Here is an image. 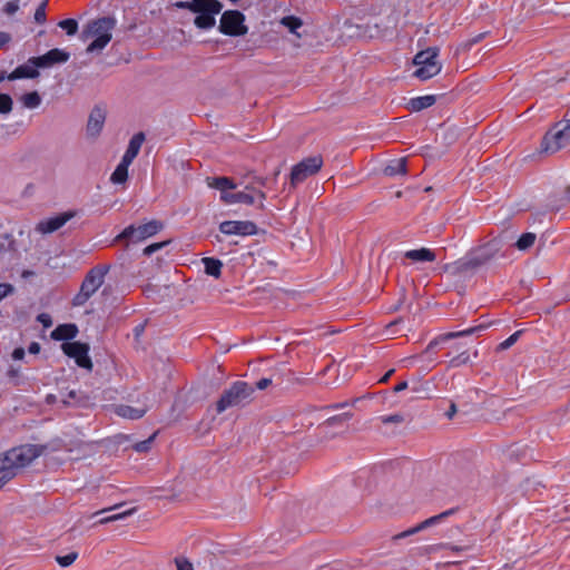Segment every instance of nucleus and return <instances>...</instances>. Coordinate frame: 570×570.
<instances>
[{
  "label": "nucleus",
  "instance_id": "45",
  "mask_svg": "<svg viewBox=\"0 0 570 570\" xmlns=\"http://www.w3.org/2000/svg\"><path fill=\"white\" fill-rule=\"evenodd\" d=\"M485 33H479L478 36L466 40L460 45V48L464 51L470 50L475 43L480 42L484 38Z\"/></svg>",
  "mask_w": 570,
  "mask_h": 570
},
{
  "label": "nucleus",
  "instance_id": "22",
  "mask_svg": "<svg viewBox=\"0 0 570 570\" xmlns=\"http://www.w3.org/2000/svg\"><path fill=\"white\" fill-rule=\"evenodd\" d=\"M454 512H455V509H450V510H446L438 515L431 517V518L424 520L423 522H421L420 524H417L415 528H412V529L405 531L404 533H402V537L414 534L430 525L436 524L439 521L445 519L446 517L453 514Z\"/></svg>",
  "mask_w": 570,
  "mask_h": 570
},
{
  "label": "nucleus",
  "instance_id": "7",
  "mask_svg": "<svg viewBox=\"0 0 570 570\" xmlns=\"http://www.w3.org/2000/svg\"><path fill=\"white\" fill-rule=\"evenodd\" d=\"M108 272L107 266H97L91 268L80 287L79 293L73 298V305L80 306L83 305L102 285L105 275Z\"/></svg>",
  "mask_w": 570,
  "mask_h": 570
},
{
  "label": "nucleus",
  "instance_id": "32",
  "mask_svg": "<svg viewBox=\"0 0 570 570\" xmlns=\"http://www.w3.org/2000/svg\"><path fill=\"white\" fill-rule=\"evenodd\" d=\"M21 101L26 108L35 109L41 104V97L37 91L24 94Z\"/></svg>",
  "mask_w": 570,
  "mask_h": 570
},
{
  "label": "nucleus",
  "instance_id": "52",
  "mask_svg": "<svg viewBox=\"0 0 570 570\" xmlns=\"http://www.w3.org/2000/svg\"><path fill=\"white\" fill-rule=\"evenodd\" d=\"M11 40V36L7 32L0 31V48Z\"/></svg>",
  "mask_w": 570,
  "mask_h": 570
},
{
  "label": "nucleus",
  "instance_id": "44",
  "mask_svg": "<svg viewBox=\"0 0 570 570\" xmlns=\"http://www.w3.org/2000/svg\"><path fill=\"white\" fill-rule=\"evenodd\" d=\"M170 243V240H164V242H160V243H154V244H150L148 245L147 247H145L144 249V254L149 256L151 254H154L155 252L164 248L165 246H167L168 244Z\"/></svg>",
  "mask_w": 570,
  "mask_h": 570
},
{
  "label": "nucleus",
  "instance_id": "34",
  "mask_svg": "<svg viewBox=\"0 0 570 570\" xmlns=\"http://www.w3.org/2000/svg\"><path fill=\"white\" fill-rule=\"evenodd\" d=\"M412 392L423 399L430 397V392H431L430 383L422 382L419 380L417 382H415L412 385Z\"/></svg>",
  "mask_w": 570,
  "mask_h": 570
},
{
  "label": "nucleus",
  "instance_id": "51",
  "mask_svg": "<svg viewBox=\"0 0 570 570\" xmlns=\"http://www.w3.org/2000/svg\"><path fill=\"white\" fill-rule=\"evenodd\" d=\"M272 384V380L271 379H261L259 381H257L256 383V389L258 390H265L267 386H269Z\"/></svg>",
  "mask_w": 570,
  "mask_h": 570
},
{
  "label": "nucleus",
  "instance_id": "9",
  "mask_svg": "<svg viewBox=\"0 0 570 570\" xmlns=\"http://www.w3.org/2000/svg\"><path fill=\"white\" fill-rule=\"evenodd\" d=\"M559 126L560 124H557L544 135L541 142L542 151L556 154L570 144V120L562 128Z\"/></svg>",
  "mask_w": 570,
  "mask_h": 570
},
{
  "label": "nucleus",
  "instance_id": "55",
  "mask_svg": "<svg viewBox=\"0 0 570 570\" xmlns=\"http://www.w3.org/2000/svg\"><path fill=\"white\" fill-rule=\"evenodd\" d=\"M253 184H257V185H259L262 187H265L266 184H267V179L265 177H257V176H255L253 178V183L250 185H253Z\"/></svg>",
  "mask_w": 570,
  "mask_h": 570
},
{
  "label": "nucleus",
  "instance_id": "20",
  "mask_svg": "<svg viewBox=\"0 0 570 570\" xmlns=\"http://www.w3.org/2000/svg\"><path fill=\"white\" fill-rule=\"evenodd\" d=\"M78 327L76 324H60L51 332V338L55 341H69L77 336Z\"/></svg>",
  "mask_w": 570,
  "mask_h": 570
},
{
  "label": "nucleus",
  "instance_id": "61",
  "mask_svg": "<svg viewBox=\"0 0 570 570\" xmlns=\"http://www.w3.org/2000/svg\"><path fill=\"white\" fill-rule=\"evenodd\" d=\"M394 373V370H390L382 379L380 380V383H386L390 379V376Z\"/></svg>",
  "mask_w": 570,
  "mask_h": 570
},
{
  "label": "nucleus",
  "instance_id": "46",
  "mask_svg": "<svg viewBox=\"0 0 570 570\" xmlns=\"http://www.w3.org/2000/svg\"><path fill=\"white\" fill-rule=\"evenodd\" d=\"M14 292V287L9 283H0V302Z\"/></svg>",
  "mask_w": 570,
  "mask_h": 570
},
{
  "label": "nucleus",
  "instance_id": "10",
  "mask_svg": "<svg viewBox=\"0 0 570 570\" xmlns=\"http://www.w3.org/2000/svg\"><path fill=\"white\" fill-rule=\"evenodd\" d=\"M256 197L258 198L257 207L259 209H264V202L266 199V194L262 189H257L254 185H246L244 190L236 193H224L220 194V200L225 204H245V205H254L256 202Z\"/></svg>",
  "mask_w": 570,
  "mask_h": 570
},
{
  "label": "nucleus",
  "instance_id": "40",
  "mask_svg": "<svg viewBox=\"0 0 570 570\" xmlns=\"http://www.w3.org/2000/svg\"><path fill=\"white\" fill-rule=\"evenodd\" d=\"M77 558H78L77 552H70L66 556H57L56 561L61 567H68V566L72 564Z\"/></svg>",
  "mask_w": 570,
  "mask_h": 570
},
{
  "label": "nucleus",
  "instance_id": "4",
  "mask_svg": "<svg viewBox=\"0 0 570 570\" xmlns=\"http://www.w3.org/2000/svg\"><path fill=\"white\" fill-rule=\"evenodd\" d=\"M116 27L114 17H102L90 21L82 31V38H95L87 47V52L101 51L111 40V31Z\"/></svg>",
  "mask_w": 570,
  "mask_h": 570
},
{
  "label": "nucleus",
  "instance_id": "8",
  "mask_svg": "<svg viewBox=\"0 0 570 570\" xmlns=\"http://www.w3.org/2000/svg\"><path fill=\"white\" fill-rule=\"evenodd\" d=\"M163 228V222L157 219H153L139 226L129 225L116 237V240H128L137 244L158 234Z\"/></svg>",
  "mask_w": 570,
  "mask_h": 570
},
{
  "label": "nucleus",
  "instance_id": "35",
  "mask_svg": "<svg viewBox=\"0 0 570 570\" xmlns=\"http://www.w3.org/2000/svg\"><path fill=\"white\" fill-rule=\"evenodd\" d=\"M58 26L63 29L68 36H73L78 31V22L75 19L61 20Z\"/></svg>",
  "mask_w": 570,
  "mask_h": 570
},
{
  "label": "nucleus",
  "instance_id": "24",
  "mask_svg": "<svg viewBox=\"0 0 570 570\" xmlns=\"http://www.w3.org/2000/svg\"><path fill=\"white\" fill-rule=\"evenodd\" d=\"M207 186L220 190V194L229 193L228 189H235L236 184L228 177H207Z\"/></svg>",
  "mask_w": 570,
  "mask_h": 570
},
{
  "label": "nucleus",
  "instance_id": "14",
  "mask_svg": "<svg viewBox=\"0 0 570 570\" xmlns=\"http://www.w3.org/2000/svg\"><path fill=\"white\" fill-rule=\"evenodd\" d=\"M70 53L62 49H51L42 56L31 57L28 60V63L35 66L36 68H49L56 63H65L69 60Z\"/></svg>",
  "mask_w": 570,
  "mask_h": 570
},
{
  "label": "nucleus",
  "instance_id": "53",
  "mask_svg": "<svg viewBox=\"0 0 570 570\" xmlns=\"http://www.w3.org/2000/svg\"><path fill=\"white\" fill-rule=\"evenodd\" d=\"M41 350V346L38 342H32L29 347H28V351L30 354H38Z\"/></svg>",
  "mask_w": 570,
  "mask_h": 570
},
{
  "label": "nucleus",
  "instance_id": "3",
  "mask_svg": "<svg viewBox=\"0 0 570 570\" xmlns=\"http://www.w3.org/2000/svg\"><path fill=\"white\" fill-rule=\"evenodd\" d=\"M179 9H188L191 12L199 13L194 23L198 29H210L215 26V16L218 14L223 4L218 0H189L178 1L175 4Z\"/></svg>",
  "mask_w": 570,
  "mask_h": 570
},
{
  "label": "nucleus",
  "instance_id": "33",
  "mask_svg": "<svg viewBox=\"0 0 570 570\" xmlns=\"http://www.w3.org/2000/svg\"><path fill=\"white\" fill-rule=\"evenodd\" d=\"M535 238H537L535 234L524 233L519 237V239L515 243V246L520 250H525L534 244Z\"/></svg>",
  "mask_w": 570,
  "mask_h": 570
},
{
  "label": "nucleus",
  "instance_id": "42",
  "mask_svg": "<svg viewBox=\"0 0 570 570\" xmlns=\"http://www.w3.org/2000/svg\"><path fill=\"white\" fill-rule=\"evenodd\" d=\"M46 6L47 1H42L40 6L35 11V20L36 22L42 24L46 22L47 16H46Z\"/></svg>",
  "mask_w": 570,
  "mask_h": 570
},
{
  "label": "nucleus",
  "instance_id": "30",
  "mask_svg": "<svg viewBox=\"0 0 570 570\" xmlns=\"http://www.w3.org/2000/svg\"><path fill=\"white\" fill-rule=\"evenodd\" d=\"M353 416L352 413L345 412L338 415L328 417L325 422L320 425V429L338 426L347 422Z\"/></svg>",
  "mask_w": 570,
  "mask_h": 570
},
{
  "label": "nucleus",
  "instance_id": "59",
  "mask_svg": "<svg viewBox=\"0 0 570 570\" xmlns=\"http://www.w3.org/2000/svg\"><path fill=\"white\" fill-rule=\"evenodd\" d=\"M144 330H145L144 324H139L135 327L134 333H135L136 338H138L144 333Z\"/></svg>",
  "mask_w": 570,
  "mask_h": 570
},
{
  "label": "nucleus",
  "instance_id": "28",
  "mask_svg": "<svg viewBox=\"0 0 570 570\" xmlns=\"http://www.w3.org/2000/svg\"><path fill=\"white\" fill-rule=\"evenodd\" d=\"M130 164L120 160L118 166L116 167L115 171L111 174L110 180L114 184H124L128 179V167Z\"/></svg>",
  "mask_w": 570,
  "mask_h": 570
},
{
  "label": "nucleus",
  "instance_id": "36",
  "mask_svg": "<svg viewBox=\"0 0 570 570\" xmlns=\"http://www.w3.org/2000/svg\"><path fill=\"white\" fill-rule=\"evenodd\" d=\"M135 510L136 509L134 508V509H130V510H127V511H124V512H118V513L105 517V518L100 519L97 523L98 524H106V523H109V522L121 520V519L126 518L127 515L132 514V512Z\"/></svg>",
  "mask_w": 570,
  "mask_h": 570
},
{
  "label": "nucleus",
  "instance_id": "39",
  "mask_svg": "<svg viewBox=\"0 0 570 570\" xmlns=\"http://www.w3.org/2000/svg\"><path fill=\"white\" fill-rule=\"evenodd\" d=\"M470 356L466 352H462L459 355L452 357L449 362L450 367H459L469 363Z\"/></svg>",
  "mask_w": 570,
  "mask_h": 570
},
{
  "label": "nucleus",
  "instance_id": "54",
  "mask_svg": "<svg viewBox=\"0 0 570 570\" xmlns=\"http://www.w3.org/2000/svg\"><path fill=\"white\" fill-rule=\"evenodd\" d=\"M455 413H456V405L454 402H451L450 407H449L448 412L445 413V415L449 420H452L453 416L455 415Z\"/></svg>",
  "mask_w": 570,
  "mask_h": 570
},
{
  "label": "nucleus",
  "instance_id": "23",
  "mask_svg": "<svg viewBox=\"0 0 570 570\" xmlns=\"http://www.w3.org/2000/svg\"><path fill=\"white\" fill-rule=\"evenodd\" d=\"M436 101V97L434 95H426L422 97L412 98L407 102V109L412 112H419L423 109H426L433 106Z\"/></svg>",
  "mask_w": 570,
  "mask_h": 570
},
{
  "label": "nucleus",
  "instance_id": "49",
  "mask_svg": "<svg viewBox=\"0 0 570 570\" xmlns=\"http://www.w3.org/2000/svg\"><path fill=\"white\" fill-rule=\"evenodd\" d=\"M19 10V0H12L7 2L4 6V12L7 14H14Z\"/></svg>",
  "mask_w": 570,
  "mask_h": 570
},
{
  "label": "nucleus",
  "instance_id": "25",
  "mask_svg": "<svg viewBox=\"0 0 570 570\" xmlns=\"http://www.w3.org/2000/svg\"><path fill=\"white\" fill-rule=\"evenodd\" d=\"M39 76L38 68L32 65H21L17 67L11 73L8 75V80H16L21 78H37Z\"/></svg>",
  "mask_w": 570,
  "mask_h": 570
},
{
  "label": "nucleus",
  "instance_id": "56",
  "mask_svg": "<svg viewBox=\"0 0 570 570\" xmlns=\"http://www.w3.org/2000/svg\"><path fill=\"white\" fill-rule=\"evenodd\" d=\"M445 549H449L451 551H455V552H459V551H464L466 550L468 548L466 547H461V546H454V544H445L444 546Z\"/></svg>",
  "mask_w": 570,
  "mask_h": 570
},
{
  "label": "nucleus",
  "instance_id": "27",
  "mask_svg": "<svg viewBox=\"0 0 570 570\" xmlns=\"http://www.w3.org/2000/svg\"><path fill=\"white\" fill-rule=\"evenodd\" d=\"M147 409H136L129 405H119L116 413L125 419L137 420L145 415Z\"/></svg>",
  "mask_w": 570,
  "mask_h": 570
},
{
  "label": "nucleus",
  "instance_id": "43",
  "mask_svg": "<svg viewBox=\"0 0 570 570\" xmlns=\"http://www.w3.org/2000/svg\"><path fill=\"white\" fill-rule=\"evenodd\" d=\"M380 420L383 424H400L404 422V416L400 413H396L392 415L381 416Z\"/></svg>",
  "mask_w": 570,
  "mask_h": 570
},
{
  "label": "nucleus",
  "instance_id": "1",
  "mask_svg": "<svg viewBox=\"0 0 570 570\" xmlns=\"http://www.w3.org/2000/svg\"><path fill=\"white\" fill-rule=\"evenodd\" d=\"M508 239L509 237L504 233L500 234L491 240L471 249L464 261L446 266V269H451L454 274L464 273L488 264L498 255L504 256L501 252Z\"/></svg>",
  "mask_w": 570,
  "mask_h": 570
},
{
  "label": "nucleus",
  "instance_id": "6",
  "mask_svg": "<svg viewBox=\"0 0 570 570\" xmlns=\"http://www.w3.org/2000/svg\"><path fill=\"white\" fill-rule=\"evenodd\" d=\"M438 56L439 48L436 47H431L417 52L413 59V63L417 66V69L413 75L423 81L439 75L442 65L438 61Z\"/></svg>",
  "mask_w": 570,
  "mask_h": 570
},
{
  "label": "nucleus",
  "instance_id": "29",
  "mask_svg": "<svg viewBox=\"0 0 570 570\" xmlns=\"http://www.w3.org/2000/svg\"><path fill=\"white\" fill-rule=\"evenodd\" d=\"M406 171H407V169H406V159L405 158H400V159L393 160L384 169V173L387 176L405 175Z\"/></svg>",
  "mask_w": 570,
  "mask_h": 570
},
{
  "label": "nucleus",
  "instance_id": "63",
  "mask_svg": "<svg viewBox=\"0 0 570 570\" xmlns=\"http://www.w3.org/2000/svg\"><path fill=\"white\" fill-rule=\"evenodd\" d=\"M402 322V318H397L393 322H391L389 325H387V330H391L393 328L394 326H396L397 324H400Z\"/></svg>",
  "mask_w": 570,
  "mask_h": 570
},
{
  "label": "nucleus",
  "instance_id": "57",
  "mask_svg": "<svg viewBox=\"0 0 570 570\" xmlns=\"http://www.w3.org/2000/svg\"><path fill=\"white\" fill-rule=\"evenodd\" d=\"M407 386H409L407 382H406V381H403V382L399 383V384L393 389V391H394L395 393H399V392H402V391L406 390V389H407Z\"/></svg>",
  "mask_w": 570,
  "mask_h": 570
},
{
  "label": "nucleus",
  "instance_id": "64",
  "mask_svg": "<svg viewBox=\"0 0 570 570\" xmlns=\"http://www.w3.org/2000/svg\"><path fill=\"white\" fill-rule=\"evenodd\" d=\"M566 199L570 202V185L566 187L564 189Z\"/></svg>",
  "mask_w": 570,
  "mask_h": 570
},
{
  "label": "nucleus",
  "instance_id": "48",
  "mask_svg": "<svg viewBox=\"0 0 570 570\" xmlns=\"http://www.w3.org/2000/svg\"><path fill=\"white\" fill-rule=\"evenodd\" d=\"M37 321L41 323L45 328H49L52 325V318L48 313H40L37 316Z\"/></svg>",
  "mask_w": 570,
  "mask_h": 570
},
{
  "label": "nucleus",
  "instance_id": "31",
  "mask_svg": "<svg viewBox=\"0 0 570 570\" xmlns=\"http://www.w3.org/2000/svg\"><path fill=\"white\" fill-rule=\"evenodd\" d=\"M281 23L286 27L291 33H294L299 37L297 33V29H299L303 26V21L301 18L295 16H287L282 18Z\"/></svg>",
  "mask_w": 570,
  "mask_h": 570
},
{
  "label": "nucleus",
  "instance_id": "12",
  "mask_svg": "<svg viewBox=\"0 0 570 570\" xmlns=\"http://www.w3.org/2000/svg\"><path fill=\"white\" fill-rule=\"evenodd\" d=\"M245 16L238 10H227L222 14L219 31L224 35L238 37L247 33L248 28L244 24Z\"/></svg>",
  "mask_w": 570,
  "mask_h": 570
},
{
  "label": "nucleus",
  "instance_id": "19",
  "mask_svg": "<svg viewBox=\"0 0 570 570\" xmlns=\"http://www.w3.org/2000/svg\"><path fill=\"white\" fill-rule=\"evenodd\" d=\"M144 141H145V134L142 131L135 134L131 137V139L129 140L127 150L125 151L121 160L131 165L134 159L139 154V150L141 148V145L144 144Z\"/></svg>",
  "mask_w": 570,
  "mask_h": 570
},
{
  "label": "nucleus",
  "instance_id": "26",
  "mask_svg": "<svg viewBox=\"0 0 570 570\" xmlns=\"http://www.w3.org/2000/svg\"><path fill=\"white\" fill-rule=\"evenodd\" d=\"M202 262L204 264L205 273L207 275L213 276L215 278H218L220 276L223 267L222 261L214 257H204Z\"/></svg>",
  "mask_w": 570,
  "mask_h": 570
},
{
  "label": "nucleus",
  "instance_id": "38",
  "mask_svg": "<svg viewBox=\"0 0 570 570\" xmlns=\"http://www.w3.org/2000/svg\"><path fill=\"white\" fill-rule=\"evenodd\" d=\"M12 99L7 94H0V114H9L12 110Z\"/></svg>",
  "mask_w": 570,
  "mask_h": 570
},
{
  "label": "nucleus",
  "instance_id": "60",
  "mask_svg": "<svg viewBox=\"0 0 570 570\" xmlns=\"http://www.w3.org/2000/svg\"><path fill=\"white\" fill-rule=\"evenodd\" d=\"M120 508V505H114V507H110V508H107V509H102L96 513L92 514L94 515H97V514H101V513H105V512H109V511H115V510H118Z\"/></svg>",
  "mask_w": 570,
  "mask_h": 570
},
{
  "label": "nucleus",
  "instance_id": "17",
  "mask_svg": "<svg viewBox=\"0 0 570 570\" xmlns=\"http://www.w3.org/2000/svg\"><path fill=\"white\" fill-rule=\"evenodd\" d=\"M105 120H106L105 110L100 107H95L91 110L89 118H88V122H87V127H86L87 136L90 138H97L104 128Z\"/></svg>",
  "mask_w": 570,
  "mask_h": 570
},
{
  "label": "nucleus",
  "instance_id": "37",
  "mask_svg": "<svg viewBox=\"0 0 570 570\" xmlns=\"http://www.w3.org/2000/svg\"><path fill=\"white\" fill-rule=\"evenodd\" d=\"M155 436H156V433H154L151 436H149L147 440H144V441H140V442H137L132 445V449L136 451V452H139V453H144V452H148L151 448V444L155 440Z\"/></svg>",
  "mask_w": 570,
  "mask_h": 570
},
{
  "label": "nucleus",
  "instance_id": "18",
  "mask_svg": "<svg viewBox=\"0 0 570 570\" xmlns=\"http://www.w3.org/2000/svg\"><path fill=\"white\" fill-rule=\"evenodd\" d=\"M485 327H487V325H478V326H473V327H470L466 330H462V331H458V332H449V333L442 334L429 343L424 353H429L432 348H434L440 343L446 342L449 340L458 338V337H464V336L472 335L479 331L484 330Z\"/></svg>",
  "mask_w": 570,
  "mask_h": 570
},
{
  "label": "nucleus",
  "instance_id": "15",
  "mask_svg": "<svg viewBox=\"0 0 570 570\" xmlns=\"http://www.w3.org/2000/svg\"><path fill=\"white\" fill-rule=\"evenodd\" d=\"M219 230L225 235L249 236L257 233V226L249 220H225L219 224Z\"/></svg>",
  "mask_w": 570,
  "mask_h": 570
},
{
  "label": "nucleus",
  "instance_id": "50",
  "mask_svg": "<svg viewBox=\"0 0 570 570\" xmlns=\"http://www.w3.org/2000/svg\"><path fill=\"white\" fill-rule=\"evenodd\" d=\"M24 348L23 347H16L11 354L12 358L16 361H20L24 357Z\"/></svg>",
  "mask_w": 570,
  "mask_h": 570
},
{
  "label": "nucleus",
  "instance_id": "2",
  "mask_svg": "<svg viewBox=\"0 0 570 570\" xmlns=\"http://www.w3.org/2000/svg\"><path fill=\"white\" fill-rule=\"evenodd\" d=\"M42 450L43 448L39 445L24 444L0 455V488L37 459L42 453Z\"/></svg>",
  "mask_w": 570,
  "mask_h": 570
},
{
  "label": "nucleus",
  "instance_id": "5",
  "mask_svg": "<svg viewBox=\"0 0 570 570\" xmlns=\"http://www.w3.org/2000/svg\"><path fill=\"white\" fill-rule=\"evenodd\" d=\"M255 389L247 382L237 381L232 386L223 392L219 400L216 402V412L223 413L229 407L242 405L249 400Z\"/></svg>",
  "mask_w": 570,
  "mask_h": 570
},
{
  "label": "nucleus",
  "instance_id": "62",
  "mask_svg": "<svg viewBox=\"0 0 570 570\" xmlns=\"http://www.w3.org/2000/svg\"><path fill=\"white\" fill-rule=\"evenodd\" d=\"M328 429H330V428L321 429V430H322V432L324 433V438H326V439L334 438V436H335V434H334V433H332V432H330V431H328Z\"/></svg>",
  "mask_w": 570,
  "mask_h": 570
},
{
  "label": "nucleus",
  "instance_id": "16",
  "mask_svg": "<svg viewBox=\"0 0 570 570\" xmlns=\"http://www.w3.org/2000/svg\"><path fill=\"white\" fill-rule=\"evenodd\" d=\"M76 216V213L72 210L61 213L55 217H49L40 220L36 225V232L40 234H51L58 229H60L65 224H67L71 218Z\"/></svg>",
  "mask_w": 570,
  "mask_h": 570
},
{
  "label": "nucleus",
  "instance_id": "41",
  "mask_svg": "<svg viewBox=\"0 0 570 570\" xmlns=\"http://www.w3.org/2000/svg\"><path fill=\"white\" fill-rule=\"evenodd\" d=\"M521 331H517L515 333H513L512 335H510L507 340H504L503 342H501L497 350L498 351H504V350H508L510 348L519 338V336L521 335Z\"/></svg>",
  "mask_w": 570,
  "mask_h": 570
},
{
  "label": "nucleus",
  "instance_id": "11",
  "mask_svg": "<svg viewBox=\"0 0 570 570\" xmlns=\"http://www.w3.org/2000/svg\"><path fill=\"white\" fill-rule=\"evenodd\" d=\"M323 166L322 156H312L304 158L302 161L296 164L291 171V186L295 187L296 185L303 183L308 177L317 174Z\"/></svg>",
  "mask_w": 570,
  "mask_h": 570
},
{
  "label": "nucleus",
  "instance_id": "58",
  "mask_svg": "<svg viewBox=\"0 0 570 570\" xmlns=\"http://www.w3.org/2000/svg\"><path fill=\"white\" fill-rule=\"evenodd\" d=\"M8 376L10 379H16V377H19V368H16L13 366H11L8 371Z\"/></svg>",
  "mask_w": 570,
  "mask_h": 570
},
{
  "label": "nucleus",
  "instance_id": "21",
  "mask_svg": "<svg viewBox=\"0 0 570 570\" xmlns=\"http://www.w3.org/2000/svg\"><path fill=\"white\" fill-rule=\"evenodd\" d=\"M404 257L413 263L434 262L436 259L435 252L422 247L419 249H411L404 253Z\"/></svg>",
  "mask_w": 570,
  "mask_h": 570
},
{
  "label": "nucleus",
  "instance_id": "47",
  "mask_svg": "<svg viewBox=\"0 0 570 570\" xmlns=\"http://www.w3.org/2000/svg\"><path fill=\"white\" fill-rule=\"evenodd\" d=\"M177 570H193V564L186 558H175Z\"/></svg>",
  "mask_w": 570,
  "mask_h": 570
},
{
  "label": "nucleus",
  "instance_id": "13",
  "mask_svg": "<svg viewBox=\"0 0 570 570\" xmlns=\"http://www.w3.org/2000/svg\"><path fill=\"white\" fill-rule=\"evenodd\" d=\"M61 350L67 356L73 358L79 367L88 371L92 370L94 364L88 354L90 350L89 344L79 341L65 342L61 344Z\"/></svg>",
  "mask_w": 570,
  "mask_h": 570
}]
</instances>
